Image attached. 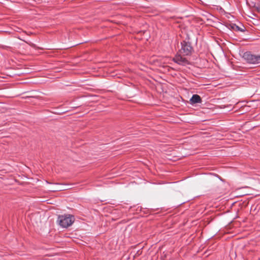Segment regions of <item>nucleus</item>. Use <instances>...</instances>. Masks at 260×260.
I'll return each instance as SVG.
<instances>
[{"label": "nucleus", "mask_w": 260, "mask_h": 260, "mask_svg": "<svg viewBox=\"0 0 260 260\" xmlns=\"http://www.w3.org/2000/svg\"><path fill=\"white\" fill-rule=\"evenodd\" d=\"M181 48L179 51L180 53L187 56L191 55L193 51V48L190 43L188 42L183 41L181 42Z\"/></svg>", "instance_id": "obj_3"}, {"label": "nucleus", "mask_w": 260, "mask_h": 260, "mask_svg": "<svg viewBox=\"0 0 260 260\" xmlns=\"http://www.w3.org/2000/svg\"><path fill=\"white\" fill-rule=\"evenodd\" d=\"M190 102L192 104L201 103L202 102V99L199 95L193 94L190 99Z\"/></svg>", "instance_id": "obj_5"}, {"label": "nucleus", "mask_w": 260, "mask_h": 260, "mask_svg": "<svg viewBox=\"0 0 260 260\" xmlns=\"http://www.w3.org/2000/svg\"><path fill=\"white\" fill-rule=\"evenodd\" d=\"M173 60L179 65L185 66L188 63V60L182 57L181 54H177L173 58Z\"/></svg>", "instance_id": "obj_4"}, {"label": "nucleus", "mask_w": 260, "mask_h": 260, "mask_svg": "<svg viewBox=\"0 0 260 260\" xmlns=\"http://www.w3.org/2000/svg\"><path fill=\"white\" fill-rule=\"evenodd\" d=\"M243 58L249 64H260V55L253 54L250 52H246L243 54Z\"/></svg>", "instance_id": "obj_2"}, {"label": "nucleus", "mask_w": 260, "mask_h": 260, "mask_svg": "<svg viewBox=\"0 0 260 260\" xmlns=\"http://www.w3.org/2000/svg\"><path fill=\"white\" fill-rule=\"evenodd\" d=\"M256 9L257 11L258 12L260 13V7H257L256 8Z\"/></svg>", "instance_id": "obj_7"}, {"label": "nucleus", "mask_w": 260, "mask_h": 260, "mask_svg": "<svg viewBox=\"0 0 260 260\" xmlns=\"http://www.w3.org/2000/svg\"><path fill=\"white\" fill-rule=\"evenodd\" d=\"M74 220V216L70 214H64L58 216L57 222L60 226L67 228L73 224Z\"/></svg>", "instance_id": "obj_1"}, {"label": "nucleus", "mask_w": 260, "mask_h": 260, "mask_svg": "<svg viewBox=\"0 0 260 260\" xmlns=\"http://www.w3.org/2000/svg\"><path fill=\"white\" fill-rule=\"evenodd\" d=\"M231 26L232 28L233 29H237V30L241 31H243V30L242 29H241L238 26H237L235 24H232Z\"/></svg>", "instance_id": "obj_6"}]
</instances>
